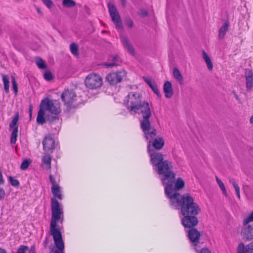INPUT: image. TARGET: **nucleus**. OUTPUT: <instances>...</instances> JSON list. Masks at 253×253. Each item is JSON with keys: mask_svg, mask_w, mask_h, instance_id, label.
I'll return each mask as SVG.
<instances>
[{"mask_svg": "<svg viewBox=\"0 0 253 253\" xmlns=\"http://www.w3.org/2000/svg\"><path fill=\"white\" fill-rule=\"evenodd\" d=\"M84 83L87 88L90 89H96L102 85L103 79L99 75L91 73L86 77Z\"/></svg>", "mask_w": 253, "mask_h": 253, "instance_id": "nucleus-7", "label": "nucleus"}, {"mask_svg": "<svg viewBox=\"0 0 253 253\" xmlns=\"http://www.w3.org/2000/svg\"><path fill=\"white\" fill-rule=\"evenodd\" d=\"M126 72L124 70L110 73L108 74L105 80L111 85H115L122 82L123 79L126 76Z\"/></svg>", "mask_w": 253, "mask_h": 253, "instance_id": "nucleus-9", "label": "nucleus"}, {"mask_svg": "<svg viewBox=\"0 0 253 253\" xmlns=\"http://www.w3.org/2000/svg\"><path fill=\"white\" fill-rule=\"evenodd\" d=\"M132 113H140L143 118H150L151 117V112L149 107V104L146 101H143L138 107L136 110H134Z\"/></svg>", "mask_w": 253, "mask_h": 253, "instance_id": "nucleus-15", "label": "nucleus"}, {"mask_svg": "<svg viewBox=\"0 0 253 253\" xmlns=\"http://www.w3.org/2000/svg\"><path fill=\"white\" fill-rule=\"evenodd\" d=\"M62 4L67 7H72L76 5V2L73 0H63Z\"/></svg>", "mask_w": 253, "mask_h": 253, "instance_id": "nucleus-34", "label": "nucleus"}, {"mask_svg": "<svg viewBox=\"0 0 253 253\" xmlns=\"http://www.w3.org/2000/svg\"><path fill=\"white\" fill-rule=\"evenodd\" d=\"M233 94H234V97H235V98L238 100V101H240V99L239 98L238 95L237 94V93H236V92L235 91H233L232 92Z\"/></svg>", "mask_w": 253, "mask_h": 253, "instance_id": "nucleus-53", "label": "nucleus"}, {"mask_svg": "<svg viewBox=\"0 0 253 253\" xmlns=\"http://www.w3.org/2000/svg\"><path fill=\"white\" fill-rule=\"evenodd\" d=\"M40 107L50 114L46 115V121L52 123L59 120L61 112L60 103L58 100L45 99L42 101Z\"/></svg>", "mask_w": 253, "mask_h": 253, "instance_id": "nucleus-5", "label": "nucleus"}, {"mask_svg": "<svg viewBox=\"0 0 253 253\" xmlns=\"http://www.w3.org/2000/svg\"><path fill=\"white\" fill-rule=\"evenodd\" d=\"M228 28V22L224 23V25L219 30L218 38L219 39H222L224 38Z\"/></svg>", "mask_w": 253, "mask_h": 253, "instance_id": "nucleus-25", "label": "nucleus"}, {"mask_svg": "<svg viewBox=\"0 0 253 253\" xmlns=\"http://www.w3.org/2000/svg\"><path fill=\"white\" fill-rule=\"evenodd\" d=\"M32 106H30V108H29V111L30 112V115L31 116L32 115Z\"/></svg>", "mask_w": 253, "mask_h": 253, "instance_id": "nucleus-56", "label": "nucleus"}, {"mask_svg": "<svg viewBox=\"0 0 253 253\" xmlns=\"http://www.w3.org/2000/svg\"><path fill=\"white\" fill-rule=\"evenodd\" d=\"M203 57L207 64L208 69L210 71L212 70L213 69L212 63L210 57L204 50L203 51Z\"/></svg>", "mask_w": 253, "mask_h": 253, "instance_id": "nucleus-26", "label": "nucleus"}, {"mask_svg": "<svg viewBox=\"0 0 253 253\" xmlns=\"http://www.w3.org/2000/svg\"><path fill=\"white\" fill-rule=\"evenodd\" d=\"M51 191L53 195L58 198L60 200L62 199V195L60 192V189L59 186L54 185L51 186Z\"/></svg>", "mask_w": 253, "mask_h": 253, "instance_id": "nucleus-27", "label": "nucleus"}, {"mask_svg": "<svg viewBox=\"0 0 253 253\" xmlns=\"http://www.w3.org/2000/svg\"><path fill=\"white\" fill-rule=\"evenodd\" d=\"M46 113L45 111L41 107L38 112V116L37 118V122L38 124L43 125L45 122L46 118H44L45 113Z\"/></svg>", "mask_w": 253, "mask_h": 253, "instance_id": "nucleus-22", "label": "nucleus"}, {"mask_svg": "<svg viewBox=\"0 0 253 253\" xmlns=\"http://www.w3.org/2000/svg\"><path fill=\"white\" fill-rule=\"evenodd\" d=\"M37 11H38V12L39 13H41V12L40 10L39 9V8H38V9H37Z\"/></svg>", "mask_w": 253, "mask_h": 253, "instance_id": "nucleus-58", "label": "nucleus"}, {"mask_svg": "<svg viewBox=\"0 0 253 253\" xmlns=\"http://www.w3.org/2000/svg\"><path fill=\"white\" fill-rule=\"evenodd\" d=\"M126 107L128 110L132 114L134 110L143 102L139 93L130 92L127 96Z\"/></svg>", "mask_w": 253, "mask_h": 253, "instance_id": "nucleus-8", "label": "nucleus"}, {"mask_svg": "<svg viewBox=\"0 0 253 253\" xmlns=\"http://www.w3.org/2000/svg\"><path fill=\"white\" fill-rule=\"evenodd\" d=\"M143 79L157 96L160 97L161 94L156 83L154 81H152L151 79L145 77H143Z\"/></svg>", "mask_w": 253, "mask_h": 253, "instance_id": "nucleus-19", "label": "nucleus"}, {"mask_svg": "<svg viewBox=\"0 0 253 253\" xmlns=\"http://www.w3.org/2000/svg\"><path fill=\"white\" fill-rule=\"evenodd\" d=\"M61 97L65 104L69 106L76 100L77 95L73 90L68 89L62 92Z\"/></svg>", "mask_w": 253, "mask_h": 253, "instance_id": "nucleus-13", "label": "nucleus"}, {"mask_svg": "<svg viewBox=\"0 0 253 253\" xmlns=\"http://www.w3.org/2000/svg\"><path fill=\"white\" fill-rule=\"evenodd\" d=\"M150 118H143L140 121V127L142 129L144 137L148 143H151L153 138L156 136L157 130L151 126Z\"/></svg>", "mask_w": 253, "mask_h": 253, "instance_id": "nucleus-6", "label": "nucleus"}, {"mask_svg": "<svg viewBox=\"0 0 253 253\" xmlns=\"http://www.w3.org/2000/svg\"><path fill=\"white\" fill-rule=\"evenodd\" d=\"M4 183V180L2 178V175L1 172L0 171V185L3 184Z\"/></svg>", "mask_w": 253, "mask_h": 253, "instance_id": "nucleus-51", "label": "nucleus"}, {"mask_svg": "<svg viewBox=\"0 0 253 253\" xmlns=\"http://www.w3.org/2000/svg\"><path fill=\"white\" fill-rule=\"evenodd\" d=\"M215 179H216V181L219 187L222 190L223 194L225 196H227V193L226 190V188H225L224 183L222 182V181L218 177L216 176Z\"/></svg>", "mask_w": 253, "mask_h": 253, "instance_id": "nucleus-30", "label": "nucleus"}, {"mask_svg": "<svg viewBox=\"0 0 253 253\" xmlns=\"http://www.w3.org/2000/svg\"><path fill=\"white\" fill-rule=\"evenodd\" d=\"M246 253H253V242L247 246Z\"/></svg>", "mask_w": 253, "mask_h": 253, "instance_id": "nucleus-43", "label": "nucleus"}, {"mask_svg": "<svg viewBox=\"0 0 253 253\" xmlns=\"http://www.w3.org/2000/svg\"><path fill=\"white\" fill-rule=\"evenodd\" d=\"M18 127H15L12 132L10 138V142L12 144L15 143L17 140Z\"/></svg>", "mask_w": 253, "mask_h": 253, "instance_id": "nucleus-33", "label": "nucleus"}, {"mask_svg": "<svg viewBox=\"0 0 253 253\" xmlns=\"http://www.w3.org/2000/svg\"><path fill=\"white\" fill-rule=\"evenodd\" d=\"M229 183L231 184L234 187L237 196L238 198L240 199V187L238 185V184L237 183L236 180L233 178H230L229 179Z\"/></svg>", "mask_w": 253, "mask_h": 253, "instance_id": "nucleus-28", "label": "nucleus"}, {"mask_svg": "<svg viewBox=\"0 0 253 253\" xmlns=\"http://www.w3.org/2000/svg\"><path fill=\"white\" fill-rule=\"evenodd\" d=\"M5 194L4 190L2 189H0V200L4 198Z\"/></svg>", "mask_w": 253, "mask_h": 253, "instance_id": "nucleus-47", "label": "nucleus"}, {"mask_svg": "<svg viewBox=\"0 0 253 253\" xmlns=\"http://www.w3.org/2000/svg\"><path fill=\"white\" fill-rule=\"evenodd\" d=\"M147 150L150 157V162L153 167L156 168L165 161L162 154L151 149V143H148Z\"/></svg>", "mask_w": 253, "mask_h": 253, "instance_id": "nucleus-10", "label": "nucleus"}, {"mask_svg": "<svg viewBox=\"0 0 253 253\" xmlns=\"http://www.w3.org/2000/svg\"><path fill=\"white\" fill-rule=\"evenodd\" d=\"M29 253H36L35 248L34 246L31 247Z\"/></svg>", "mask_w": 253, "mask_h": 253, "instance_id": "nucleus-52", "label": "nucleus"}, {"mask_svg": "<svg viewBox=\"0 0 253 253\" xmlns=\"http://www.w3.org/2000/svg\"><path fill=\"white\" fill-rule=\"evenodd\" d=\"M238 253H246V249H245V246L243 243H240L238 247Z\"/></svg>", "mask_w": 253, "mask_h": 253, "instance_id": "nucleus-41", "label": "nucleus"}, {"mask_svg": "<svg viewBox=\"0 0 253 253\" xmlns=\"http://www.w3.org/2000/svg\"><path fill=\"white\" fill-rule=\"evenodd\" d=\"M241 235L243 239L245 241L253 240V223L243 224Z\"/></svg>", "mask_w": 253, "mask_h": 253, "instance_id": "nucleus-14", "label": "nucleus"}, {"mask_svg": "<svg viewBox=\"0 0 253 253\" xmlns=\"http://www.w3.org/2000/svg\"><path fill=\"white\" fill-rule=\"evenodd\" d=\"M185 185L184 181L181 178H178L175 181V176L174 180L171 186H169V190L166 192V186H165V193L169 200L170 205L171 206L178 207L181 204L183 199L186 196L192 197L188 194L183 195H180L177 192V191L181 189Z\"/></svg>", "mask_w": 253, "mask_h": 253, "instance_id": "nucleus-3", "label": "nucleus"}, {"mask_svg": "<svg viewBox=\"0 0 253 253\" xmlns=\"http://www.w3.org/2000/svg\"><path fill=\"white\" fill-rule=\"evenodd\" d=\"M250 121L251 124H253V115L251 118Z\"/></svg>", "mask_w": 253, "mask_h": 253, "instance_id": "nucleus-55", "label": "nucleus"}, {"mask_svg": "<svg viewBox=\"0 0 253 253\" xmlns=\"http://www.w3.org/2000/svg\"><path fill=\"white\" fill-rule=\"evenodd\" d=\"M121 42L124 47L132 55H135V50L132 45L130 43L128 39L125 37H121Z\"/></svg>", "mask_w": 253, "mask_h": 253, "instance_id": "nucleus-18", "label": "nucleus"}, {"mask_svg": "<svg viewBox=\"0 0 253 253\" xmlns=\"http://www.w3.org/2000/svg\"><path fill=\"white\" fill-rule=\"evenodd\" d=\"M156 169L161 176L163 185L166 186V192L168 191L169 186H171L174 180L175 173L173 171L172 163L168 160H165Z\"/></svg>", "mask_w": 253, "mask_h": 253, "instance_id": "nucleus-4", "label": "nucleus"}, {"mask_svg": "<svg viewBox=\"0 0 253 253\" xmlns=\"http://www.w3.org/2000/svg\"><path fill=\"white\" fill-rule=\"evenodd\" d=\"M140 14L143 16H146L148 15V12L145 10L142 9L140 11Z\"/></svg>", "mask_w": 253, "mask_h": 253, "instance_id": "nucleus-50", "label": "nucleus"}, {"mask_svg": "<svg viewBox=\"0 0 253 253\" xmlns=\"http://www.w3.org/2000/svg\"><path fill=\"white\" fill-rule=\"evenodd\" d=\"M44 78L46 81H50L52 79V76L50 72H46L44 74Z\"/></svg>", "mask_w": 253, "mask_h": 253, "instance_id": "nucleus-45", "label": "nucleus"}, {"mask_svg": "<svg viewBox=\"0 0 253 253\" xmlns=\"http://www.w3.org/2000/svg\"><path fill=\"white\" fill-rule=\"evenodd\" d=\"M2 81L4 84V89L5 91L7 93L9 92V78L8 76L3 75L2 76Z\"/></svg>", "mask_w": 253, "mask_h": 253, "instance_id": "nucleus-29", "label": "nucleus"}, {"mask_svg": "<svg viewBox=\"0 0 253 253\" xmlns=\"http://www.w3.org/2000/svg\"><path fill=\"white\" fill-rule=\"evenodd\" d=\"M30 162L27 160H25L24 161L22 162L21 165V166H20V168L22 170H25L26 169L29 165H30Z\"/></svg>", "mask_w": 253, "mask_h": 253, "instance_id": "nucleus-39", "label": "nucleus"}, {"mask_svg": "<svg viewBox=\"0 0 253 253\" xmlns=\"http://www.w3.org/2000/svg\"><path fill=\"white\" fill-rule=\"evenodd\" d=\"M18 114H16L15 116L13 118L12 122L10 123L9 127L11 128H13V129L15 127H18L16 126V124H17V123L18 122Z\"/></svg>", "mask_w": 253, "mask_h": 253, "instance_id": "nucleus-36", "label": "nucleus"}, {"mask_svg": "<svg viewBox=\"0 0 253 253\" xmlns=\"http://www.w3.org/2000/svg\"><path fill=\"white\" fill-rule=\"evenodd\" d=\"M36 63L40 69H44L46 68L44 62L40 57H37L36 58Z\"/></svg>", "mask_w": 253, "mask_h": 253, "instance_id": "nucleus-31", "label": "nucleus"}, {"mask_svg": "<svg viewBox=\"0 0 253 253\" xmlns=\"http://www.w3.org/2000/svg\"><path fill=\"white\" fill-rule=\"evenodd\" d=\"M42 164L44 165L47 169H51V157L48 154H44L42 158Z\"/></svg>", "mask_w": 253, "mask_h": 253, "instance_id": "nucleus-23", "label": "nucleus"}, {"mask_svg": "<svg viewBox=\"0 0 253 253\" xmlns=\"http://www.w3.org/2000/svg\"><path fill=\"white\" fill-rule=\"evenodd\" d=\"M198 253H211V251L207 248L202 249Z\"/></svg>", "mask_w": 253, "mask_h": 253, "instance_id": "nucleus-48", "label": "nucleus"}, {"mask_svg": "<svg viewBox=\"0 0 253 253\" xmlns=\"http://www.w3.org/2000/svg\"><path fill=\"white\" fill-rule=\"evenodd\" d=\"M173 76L174 79L179 83L180 84H183V78L179 71V70L174 68L173 70Z\"/></svg>", "mask_w": 253, "mask_h": 253, "instance_id": "nucleus-24", "label": "nucleus"}, {"mask_svg": "<svg viewBox=\"0 0 253 253\" xmlns=\"http://www.w3.org/2000/svg\"><path fill=\"white\" fill-rule=\"evenodd\" d=\"M49 179H50V182L52 184V186H54V185H58L57 184H56V181H55V178L53 177L52 175H49Z\"/></svg>", "mask_w": 253, "mask_h": 253, "instance_id": "nucleus-46", "label": "nucleus"}, {"mask_svg": "<svg viewBox=\"0 0 253 253\" xmlns=\"http://www.w3.org/2000/svg\"><path fill=\"white\" fill-rule=\"evenodd\" d=\"M164 92L166 98H171L173 94L172 85L170 82L167 81L164 84Z\"/></svg>", "mask_w": 253, "mask_h": 253, "instance_id": "nucleus-20", "label": "nucleus"}, {"mask_svg": "<svg viewBox=\"0 0 253 253\" xmlns=\"http://www.w3.org/2000/svg\"><path fill=\"white\" fill-rule=\"evenodd\" d=\"M8 179L10 181V184L14 187H17L19 185V182L17 179L13 178L11 176H9Z\"/></svg>", "mask_w": 253, "mask_h": 253, "instance_id": "nucleus-38", "label": "nucleus"}, {"mask_svg": "<svg viewBox=\"0 0 253 253\" xmlns=\"http://www.w3.org/2000/svg\"><path fill=\"white\" fill-rule=\"evenodd\" d=\"M0 253H7L6 250L3 248H0Z\"/></svg>", "mask_w": 253, "mask_h": 253, "instance_id": "nucleus-54", "label": "nucleus"}, {"mask_svg": "<svg viewBox=\"0 0 253 253\" xmlns=\"http://www.w3.org/2000/svg\"><path fill=\"white\" fill-rule=\"evenodd\" d=\"M29 248L27 246H20L17 250L16 253H26V252L28 251Z\"/></svg>", "mask_w": 253, "mask_h": 253, "instance_id": "nucleus-40", "label": "nucleus"}, {"mask_svg": "<svg viewBox=\"0 0 253 253\" xmlns=\"http://www.w3.org/2000/svg\"><path fill=\"white\" fill-rule=\"evenodd\" d=\"M11 79L13 90L14 93H15V94H16L18 92V86H17V83L16 82L15 77L13 76H11Z\"/></svg>", "mask_w": 253, "mask_h": 253, "instance_id": "nucleus-35", "label": "nucleus"}, {"mask_svg": "<svg viewBox=\"0 0 253 253\" xmlns=\"http://www.w3.org/2000/svg\"><path fill=\"white\" fill-rule=\"evenodd\" d=\"M200 236V233L196 228H192L188 232V238L191 242L193 244L194 248L196 252L199 251L200 248V246H198V245L200 244L199 240Z\"/></svg>", "mask_w": 253, "mask_h": 253, "instance_id": "nucleus-12", "label": "nucleus"}, {"mask_svg": "<svg viewBox=\"0 0 253 253\" xmlns=\"http://www.w3.org/2000/svg\"><path fill=\"white\" fill-rule=\"evenodd\" d=\"M125 24L129 28H131L133 26V21L132 20L129 18H126L125 21Z\"/></svg>", "mask_w": 253, "mask_h": 253, "instance_id": "nucleus-44", "label": "nucleus"}, {"mask_svg": "<svg viewBox=\"0 0 253 253\" xmlns=\"http://www.w3.org/2000/svg\"><path fill=\"white\" fill-rule=\"evenodd\" d=\"M62 209L61 208L58 201H51V218L50 224V234L52 236L53 239L58 250L54 253H64V244L62 239L61 232L58 227L57 223L59 220L62 222L63 218Z\"/></svg>", "mask_w": 253, "mask_h": 253, "instance_id": "nucleus-2", "label": "nucleus"}, {"mask_svg": "<svg viewBox=\"0 0 253 253\" xmlns=\"http://www.w3.org/2000/svg\"><path fill=\"white\" fill-rule=\"evenodd\" d=\"M151 142H152V145H151V148L153 147L158 150L161 149L164 145V140L161 137L154 138Z\"/></svg>", "mask_w": 253, "mask_h": 253, "instance_id": "nucleus-21", "label": "nucleus"}, {"mask_svg": "<svg viewBox=\"0 0 253 253\" xmlns=\"http://www.w3.org/2000/svg\"><path fill=\"white\" fill-rule=\"evenodd\" d=\"M253 221V210L251 213L243 220V224H250Z\"/></svg>", "mask_w": 253, "mask_h": 253, "instance_id": "nucleus-37", "label": "nucleus"}, {"mask_svg": "<svg viewBox=\"0 0 253 253\" xmlns=\"http://www.w3.org/2000/svg\"><path fill=\"white\" fill-rule=\"evenodd\" d=\"M122 0V3L123 5H124L126 3V0Z\"/></svg>", "mask_w": 253, "mask_h": 253, "instance_id": "nucleus-57", "label": "nucleus"}, {"mask_svg": "<svg viewBox=\"0 0 253 253\" xmlns=\"http://www.w3.org/2000/svg\"><path fill=\"white\" fill-rule=\"evenodd\" d=\"M108 7L110 17L117 29L122 30L123 29L122 22L117 8L113 4L111 3L108 4Z\"/></svg>", "mask_w": 253, "mask_h": 253, "instance_id": "nucleus-11", "label": "nucleus"}, {"mask_svg": "<svg viewBox=\"0 0 253 253\" xmlns=\"http://www.w3.org/2000/svg\"><path fill=\"white\" fill-rule=\"evenodd\" d=\"M42 1L49 8H50L53 5V3L51 0H42Z\"/></svg>", "mask_w": 253, "mask_h": 253, "instance_id": "nucleus-42", "label": "nucleus"}, {"mask_svg": "<svg viewBox=\"0 0 253 253\" xmlns=\"http://www.w3.org/2000/svg\"><path fill=\"white\" fill-rule=\"evenodd\" d=\"M180 205L178 207H171L180 210L181 213L183 215V217L181 219L182 225L188 228H192L196 226L198 223L196 215L200 212L201 209L199 205L194 202L193 198L186 196Z\"/></svg>", "mask_w": 253, "mask_h": 253, "instance_id": "nucleus-1", "label": "nucleus"}, {"mask_svg": "<svg viewBox=\"0 0 253 253\" xmlns=\"http://www.w3.org/2000/svg\"><path fill=\"white\" fill-rule=\"evenodd\" d=\"M70 47L71 52L73 55L75 56H78L79 55L78 46L76 43L74 42L70 44Z\"/></svg>", "mask_w": 253, "mask_h": 253, "instance_id": "nucleus-32", "label": "nucleus"}, {"mask_svg": "<svg viewBox=\"0 0 253 253\" xmlns=\"http://www.w3.org/2000/svg\"><path fill=\"white\" fill-rule=\"evenodd\" d=\"M103 65L106 67H113L116 66L117 64L114 62L111 63H104Z\"/></svg>", "mask_w": 253, "mask_h": 253, "instance_id": "nucleus-49", "label": "nucleus"}, {"mask_svg": "<svg viewBox=\"0 0 253 253\" xmlns=\"http://www.w3.org/2000/svg\"><path fill=\"white\" fill-rule=\"evenodd\" d=\"M245 74L247 88L250 90L253 86V73L251 70L246 69Z\"/></svg>", "mask_w": 253, "mask_h": 253, "instance_id": "nucleus-17", "label": "nucleus"}, {"mask_svg": "<svg viewBox=\"0 0 253 253\" xmlns=\"http://www.w3.org/2000/svg\"><path fill=\"white\" fill-rule=\"evenodd\" d=\"M43 149L47 153H52L54 149L55 141L50 136H46L42 141Z\"/></svg>", "mask_w": 253, "mask_h": 253, "instance_id": "nucleus-16", "label": "nucleus"}]
</instances>
